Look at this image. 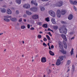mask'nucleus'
Returning <instances> with one entry per match:
<instances>
[{
	"instance_id": "nucleus-1",
	"label": "nucleus",
	"mask_w": 77,
	"mask_h": 77,
	"mask_svg": "<svg viewBox=\"0 0 77 77\" xmlns=\"http://www.w3.org/2000/svg\"><path fill=\"white\" fill-rule=\"evenodd\" d=\"M66 13V10H62L61 12H60V11L59 10H58L57 11V15L58 18H60L61 14L63 15H64Z\"/></svg>"
},
{
	"instance_id": "nucleus-2",
	"label": "nucleus",
	"mask_w": 77,
	"mask_h": 77,
	"mask_svg": "<svg viewBox=\"0 0 77 77\" xmlns=\"http://www.w3.org/2000/svg\"><path fill=\"white\" fill-rule=\"evenodd\" d=\"M63 5V2L62 1H59L55 4V6L57 7H61Z\"/></svg>"
},
{
	"instance_id": "nucleus-3",
	"label": "nucleus",
	"mask_w": 77,
	"mask_h": 77,
	"mask_svg": "<svg viewBox=\"0 0 77 77\" xmlns=\"http://www.w3.org/2000/svg\"><path fill=\"white\" fill-rule=\"evenodd\" d=\"M48 13L50 15L53 17H56V14L55 12L53 11H50L48 12Z\"/></svg>"
},
{
	"instance_id": "nucleus-4",
	"label": "nucleus",
	"mask_w": 77,
	"mask_h": 77,
	"mask_svg": "<svg viewBox=\"0 0 77 77\" xmlns=\"http://www.w3.org/2000/svg\"><path fill=\"white\" fill-rule=\"evenodd\" d=\"M38 8L36 7H33V8H32L30 9V11H32L33 12H36L38 11Z\"/></svg>"
},
{
	"instance_id": "nucleus-5",
	"label": "nucleus",
	"mask_w": 77,
	"mask_h": 77,
	"mask_svg": "<svg viewBox=\"0 0 77 77\" xmlns=\"http://www.w3.org/2000/svg\"><path fill=\"white\" fill-rule=\"evenodd\" d=\"M41 61L42 63H45V62H47L46 58H45V57H42L41 58Z\"/></svg>"
},
{
	"instance_id": "nucleus-6",
	"label": "nucleus",
	"mask_w": 77,
	"mask_h": 77,
	"mask_svg": "<svg viewBox=\"0 0 77 77\" xmlns=\"http://www.w3.org/2000/svg\"><path fill=\"white\" fill-rule=\"evenodd\" d=\"M31 3L32 5H34L35 6H38V3H36V2L32 0L31 2Z\"/></svg>"
},
{
	"instance_id": "nucleus-7",
	"label": "nucleus",
	"mask_w": 77,
	"mask_h": 77,
	"mask_svg": "<svg viewBox=\"0 0 77 77\" xmlns=\"http://www.w3.org/2000/svg\"><path fill=\"white\" fill-rule=\"evenodd\" d=\"M61 36L62 38L64 39V41H67V38H66V35H65L62 34L61 35Z\"/></svg>"
},
{
	"instance_id": "nucleus-8",
	"label": "nucleus",
	"mask_w": 77,
	"mask_h": 77,
	"mask_svg": "<svg viewBox=\"0 0 77 77\" xmlns=\"http://www.w3.org/2000/svg\"><path fill=\"white\" fill-rule=\"evenodd\" d=\"M10 20L13 22H16L17 21V19L15 17H13L10 18Z\"/></svg>"
},
{
	"instance_id": "nucleus-9",
	"label": "nucleus",
	"mask_w": 77,
	"mask_h": 77,
	"mask_svg": "<svg viewBox=\"0 0 77 77\" xmlns=\"http://www.w3.org/2000/svg\"><path fill=\"white\" fill-rule=\"evenodd\" d=\"M38 15L36 14L33 15L32 16V18L33 19H34V20H36L37 19H38Z\"/></svg>"
},
{
	"instance_id": "nucleus-10",
	"label": "nucleus",
	"mask_w": 77,
	"mask_h": 77,
	"mask_svg": "<svg viewBox=\"0 0 77 77\" xmlns=\"http://www.w3.org/2000/svg\"><path fill=\"white\" fill-rule=\"evenodd\" d=\"M61 63V62H60V60H59V59H58L56 63V65L59 66V65H60Z\"/></svg>"
},
{
	"instance_id": "nucleus-11",
	"label": "nucleus",
	"mask_w": 77,
	"mask_h": 77,
	"mask_svg": "<svg viewBox=\"0 0 77 77\" xmlns=\"http://www.w3.org/2000/svg\"><path fill=\"white\" fill-rule=\"evenodd\" d=\"M29 4H24L23 5V7L24 8H25L26 9H28L29 8Z\"/></svg>"
},
{
	"instance_id": "nucleus-12",
	"label": "nucleus",
	"mask_w": 77,
	"mask_h": 77,
	"mask_svg": "<svg viewBox=\"0 0 77 77\" xmlns=\"http://www.w3.org/2000/svg\"><path fill=\"white\" fill-rule=\"evenodd\" d=\"M73 17V15L72 14H70L68 18L69 20H71L72 19Z\"/></svg>"
},
{
	"instance_id": "nucleus-13",
	"label": "nucleus",
	"mask_w": 77,
	"mask_h": 77,
	"mask_svg": "<svg viewBox=\"0 0 77 77\" xmlns=\"http://www.w3.org/2000/svg\"><path fill=\"white\" fill-rule=\"evenodd\" d=\"M7 12L8 14V15H10L12 14V11H11V10L10 9L7 10Z\"/></svg>"
},
{
	"instance_id": "nucleus-14",
	"label": "nucleus",
	"mask_w": 77,
	"mask_h": 77,
	"mask_svg": "<svg viewBox=\"0 0 77 77\" xmlns=\"http://www.w3.org/2000/svg\"><path fill=\"white\" fill-rule=\"evenodd\" d=\"M51 22L53 24H56V21H55V19L54 18H52L51 19Z\"/></svg>"
},
{
	"instance_id": "nucleus-15",
	"label": "nucleus",
	"mask_w": 77,
	"mask_h": 77,
	"mask_svg": "<svg viewBox=\"0 0 77 77\" xmlns=\"http://www.w3.org/2000/svg\"><path fill=\"white\" fill-rule=\"evenodd\" d=\"M49 53L51 56H54V54L51 50L49 51Z\"/></svg>"
},
{
	"instance_id": "nucleus-16",
	"label": "nucleus",
	"mask_w": 77,
	"mask_h": 77,
	"mask_svg": "<svg viewBox=\"0 0 77 77\" xmlns=\"http://www.w3.org/2000/svg\"><path fill=\"white\" fill-rule=\"evenodd\" d=\"M63 58H64V57L63 56H61L59 57V59H60V60L61 61H62L63 60Z\"/></svg>"
},
{
	"instance_id": "nucleus-17",
	"label": "nucleus",
	"mask_w": 77,
	"mask_h": 77,
	"mask_svg": "<svg viewBox=\"0 0 77 77\" xmlns=\"http://www.w3.org/2000/svg\"><path fill=\"white\" fill-rule=\"evenodd\" d=\"M63 43L64 45L65 48H67V45H66V42H65V41H63Z\"/></svg>"
},
{
	"instance_id": "nucleus-18",
	"label": "nucleus",
	"mask_w": 77,
	"mask_h": 77,
	"mask_svg": "<svg viewBox=\"0 0 77 77\" xmlns=\"http://www.w3.org/2000/svg\"><path fill=\"white\" fill-rule=\"evenodd\" d=\"M16 2L18 4H21V0H16Z\"/></svg>"
},
{
	"instance_id": "nucleus-19",
	"label": "nucleus",
	"mask_w": 77,
	"mask_h": 77,
	"mask_svg": "<svg viewBox=\"0 0 77 77\" xmlns=\"http://www.w3.org/2000/svg\"><path fill=\"white\" fill-rule=\"evenodd\" d=\"M67 30L66 28H65V29H64L63 32L64 34H66V33L67 32Z\"/></svg>"
},
{
	"instance_id": "nucleus-20",
	"label": "nucleus",
	"mask_w": 77,
	"mask_h": 77,
	"mask_svg": "<svg viewBox=\"0 0 77 77\" xmlns=\"http://www.w3.org/2000/svg\"><path fill=\"white\" fill-rule=\"evenodd\" d=\"M60 51L61 52V53H62L63 54H66V51Z\"/></svg>"
},
{
	"instance_id": "nucleus-21",
	"label": "nucleus",
	"mask_w": 77,
	"mask_h": 77,
	"mask_svg": "<svg viewBox=\"0 0 77 77\" xmlns=\"http://www.w3.org/2000/svg\"><path fill=\"white\" fill-rule=\"evenodd\" d=\"M59 46L60 47V49H62L63 47L62 46V45L61 44V43H59Z\"/></svg>"
},
{
	"instance_id": "nucleus-22",
	"label": "nucleus",
	"mask_w": 77,
	"mask_h": 77,
	"mask_svg": "<svg viewBox=\"0 0 77 77\" xmlns=\"http://www.w3.org/2000/svg\"><path fill=\"white\" fill-rule=\"evenodd\" d=\"M4 20L6 21V22H9L10 21V20L8 18H4Z\"/></svg>"
},
{
	"instance_id": "nucleus-23",
	"label": "nucleus",
	"mask_w": 77,
	"mask_h": 77,
	"mask_svg": "<svg viewBox=\"0 0 77 77\" xmlns=\"http://www.w3.org/2000/svg\"><path fill=\"white\" fill-rule=\"evenodd\" d=\"M4 17V18H12V16H11L7 15L5 16Z\"/></svg>"
},
{
	"instance_id": "nucleus-24",
	"label": "nucleus",
	"mask_w": 77,
	"mask_h": 77,
	"mask_svg": "<svg viewBox=\"0 0 77 77\" xmlns=\"http://www.w3.org/2000/svg\"><path fill=\"white\" fill-rule=\"evenodd\" d=\"M41 11H45V8L44 7H42L40 8Z\"/></svg>"
},
{
	"instance_id": "nucleus-25",
	"label": "nucleus",
	"mask_w": 77,
	"mask_h": 77,
	"mask_svg": "<svg viewBox=\"0 0 77 77\" xmlns=\"http://www.w3.org/2000/svg\"><path fill=\"white\" fill-rule=\"evenodd\" d=\"M62 28L60 27L59 29V30L61 33H63V30H62Z\"/></svg>"
},
{
	"instance_id": "nucleus-26",
	"label": "nucleus",
	"mask_w": 77,
	"mask_h": 77,
	"mask_svg": "<svg viewBox=\"0 0 77 77\" xmlns=\"http://www.w3.org/2000/svg\"><path fill=\"white\" fill-rule=\"evenodd\" d=\"M53 28L54 30H57L58 29V26H54Z\"/></svg>"
},
{
	"instance_id": "nucleus-27",
	"label": "nucleus",
	"mask_w": 77,
	"mask_h": 77,
	"mask_svg": "<svg viewBox=\"0 0 77 77\" xmlns=\"http://www.w3.org/2000/svg\"><path fill=\"white\" fill-rule=\"evenodd\" d=\"M42 26L43 27H45V28H47V24H44L42 25Z\"/></svg>"
},
{
	"instance_id": "nucleus-28",
	"label": "nucleus",
	"mask_w": 77,
	"mask_h": 77,
	"mask_svg": "<svg viewBox=\"0 0 77 77\" xmlns=\"http://www.w3.org/2000/svg\"><path fill=\"white\" fill-rule=\"evenodd\" d=\"M74 49L72 48V49L71 51L70 52V53L71 54V55H72V54H74Z\"/></svg>"
},
{
	"instance_id": "nucleus-29",
	"label": "nucleus",
	"mask_w": 77,
	"mask_h": 77,
	"mask_svg": "<svg viewBox=\"0 0 77 77\" xmlns=\"http://www.w3.org/2000/svg\"><path fill=\"white\" fill-rule=\"evenodd\" d=\"M1 12L3 13L6 12V9L5 8H3L2 10H1Z\"/></svg>"
},
{
	"instance_id": "nucleus-30",
	"label": "nucleus",
	"mask_w": 77,
	"mask_h": 77,
	"mask_svg": "<svg viewBox=\"0 0 77 77\" xmlns=\"http://www.w3.org/2000/svg\"><path fill=\"white\" fill-rule=\"evenodd\" d=\"M72 70L73 72L74 71V65H72Z\"/></svg>"
},
{
	"instance_id": "nucleus-31",
	"label": "nucleus",
	"mask_w": 77,
	"mask_h": 77,
	"mask_svg": "<svg viewBox=\"0 0 77 77\" xmlns=\"http://www.w3.org/2000/svg\"><path fill=\"white\" fill-rule=\"evenodd\" d=\"M45 20L47 22H49V21H50V20H49V17H47V18H46Z\"/></svg>"
},
{
	"instance_id": "nucleus-32",
	"label": "nucleus",
	"mask_w": 77,
	"mask_h": 77,
	"mask_svg": "<svg viewBox=\"0 0 77 77\" xmlns=\"http://www.w3.org/2000/svg\"><path fill=\"white\" fill-rule=\"evenodd\" d=\"M46 37L47 38L48 40H50V37L48 35H46Z\"/></svg>"
},
{
	"instance_id": "nucleus-33",
	"label": "nucleus",
	"mask_w": 77,
	"mask_h": 77,
	"mask_svg": "<svg viewBox=\"0 0 77 77\" xmlns=\"http://www.w3.org/2000/svg\"><path fill=\"white\" fill-rule=\"evenodd\" d=\"M38 38L39 39H41L42 38V36L41 35H38L37 36Z\"/></svg>"
},
{
	"instance_id": "nucleus-34",
	"label": "nucleus",
	"mask_w": 77,
	"mask_h": 77,
	"mask_svg": "<svg viewBox=\"0 0 77 77\" xmlns=\"http://www.w3.org/2000/svg\"><path fill=\"white\" fill-rule=\"evenodd\" d=\"M21 28L22 29H24V28H25V26H21Z\"/></svg>"
},
{
	"instance_id": "nucleus-35",
	"label": "nucleus",
	"mask_w": 77,
	"mask_h": 77,
	"mask_svg": "<svg viewBox=\"0 0 77 77\" xmlns=\"http://www.w3.org/2000/svg\"><path fill=\"white\" fill-rule=\"evenodd\" d=\"M69 2L71 3V4H73L74 1H72V0H69Z\"/></svg>"
},
{
	"instance_id": "nucleus-36",
	"label": "nucleus",
	"mask_w": 77,
	"mask_h": 77,
	"mask_svg": "<svg viewBox=\"0 0 77 77\" xmlns=\"http://www.w3.org/2000/svg\"><path fill=\"white\" fill-rule=\"evenodd\" d=\"M70 62H71V61H70V60H68L67 62V65H69V64L70 63Z\"/></svg>"
},
{
	"instance_id": "nucleus-37",
	"label": "nucleus",
	"mask_w": 77,
	"mask_h": 77,
	"mask_svg": "<svg viewBox=\"0 0 77 77\" xmlns=\"http://www.w3.org/2000/svg\"><path fill=\"white\" fill-rule=\"evenodd\" d=\"M73 4L74 5H75L77 4V2L76 1H74Z\"/></svg>"
},
{
	"instance_id": "nucleus-38",
	"label": "nucleus",
	"mask_w": 77,
	"mask_h": 77,
	"mask_svg": "<svg viewBox=\"0 0 77 77\" xmlns=\"http://www.w3.org/2000/svg\"><path fill=\"white\" fill-rule=\"evenodd\" d=\"M43 46L44 47H47V45L46 44H45V43H43Z\"/></svg>"
},
{
	"instance_id": "nucleus-39",
	"label": "nucleus",
	"mask_w": 77,
	"mask_h": 77,
	"mask_svg": "<svg viewBox=\"0 0 77 77\" xmlns=\"http://www.w3.org/2000/svg\"><path fill=\"white\" fill-rule=\"evenodd\" d=\"M73 8H74L75 11H77V8H76L75 7V6H73Z\"/></svg>"
},
{
	"instance_id": "nucleus-40",
	"label": "nucleus",
	"mask_w": 77,
	"mask_h": 77,
	"mask_svg": "<svg viewBox=\"0 0 77 77\" xmlns=\"http://www.w3.org/2000/svg\"><path fill=\"white\" fill-rule=\"evenodd\" d=\"M51 73V71H50V70L49 69V71L48 72V74H50V73Z\"/></svg>"
},
{
	"instance_id": "nucleus-41",
	"label": "nucleus",
	"mask_w": 77,
	"mask_h": 77,
	"mask_svg": "<svg viewBox=\"0 0 77 77\" xmlns=\"http://www.w3.org/2000/svg\"><path fill=\"white\" fill-rule=\"evenodd\" d=\"M26 14L28 15H29V11H26Z\"/></svg>"
},
{
	"instance_id": "nucleus-42",
	"label": "nucleus",
	"mask_w": 77,
	"mask_h": 77,
	"mask_svg": "<svg viewBox=\"0 0 77 77\" xmlns=\"http://www.w3.org/2000/svg\"><path fill=\"white\" fill-rule=\"evenodd\" d=\"M31 30H35V28L33 27H31L30 29Z\"/></svg>"
},
{
	"instance_id": "nucleus-43",
	"label": "nucleus",
	"mask_w": 77,
	"mask_h": 77,
	"mask_svg": "<svg viewBox=\"0 0 77 77\" xmlns=\"http://www.w3.org/2000/svg\"><path fill=\"white\" fill-rule=\"evenodd\" d=\"M16 14H19V11H18L17 10L16 11Z\"/></svg>"
},
{
	"instance_id": "nucleus-44",
	"label": "nucleus",
	"mask_w": 77,
	"mask_h": 77,
	"mask_svg": "<svg viewBox=\"0 0 77 77\" xmlns=\"http://www.w3.org/2000/svg\"><path fill=\"white\" fill-rule=\"evenodd\" d=\"M44 41H47V39L46 38H45L43 39Z\"/></svg>"
},
{
	"instance_id": "nucleus-45",
	"label": "nucleus",
	"mask_w": 77,
	"mask_h": 77,
	"mask_svg": "<svg viewBox=\"0 0 77 77\" xmlns=\"http://www.w3.org/2000/svg\"><path fill=\"white\" fill-rule=\"evenodd\" d=\"M48 35L50 36H52V35H51V33H50V32H49L48 33Z\"/></svg>"
},
{
	"instance_id": "nucleus-46",
	"label": "nucleus",
	"mask_w": 77,
	"mask_h": 77,
	"mask_svg": "<svg viewBox=\"0 0 77 77\" xmlns=\"http://www.w3.org/2000/svg\"><path fill=\"white\" fill-rule=\"evenodd\" d=\"M42 23L41 22H39L38 23V25L39 26H42Z\"/></svg>"
},
{
	"instance_id": "nucleus-47",
	"label": "nucleus",
	"mask_w": 77,
	"mask_h": 77,
	"mask_svg": "<svg viewBox=\"0 0 77 77\" xmlns=\"http://www.w3.org/2000/svg\"><path fill=\"white\" fill-rule=\"evenodd\" d=\"M22 21V18H20L19 20V22H21Z\"/></svg>"
},
{
	"instance_id": "nucleus-48",
	"label": "nucleus",
	"mask_w": 77,
	"mask_h": 77,
	"mask_svg": "<svg viewBox=\"0 0 77 77\" xmlns=\"http://www.w3.org/2000/svg\"><path fill=\"white\" fill-rule=\"evenodd\" d=\"M42 2H47V1H48V0H41Z\"/></svg>"
},
{
	"instance_id": "nucleus-49",
	"label": "nucleus",
	"mask_w": 77,
	"mask_h": 77,
	"mask_svg": "<svg viewBox=\"0 0 77 77\" xmlns=\"http://www.w3.org/2000/svg\"><path fill=\"white\" fill-rule=\"evenodd\" d=\"M51 48H54V46L53 45H52L51 46Z\"/></svg>"
},
{
	"instance_id": "nucleus-50",
	"label": "nucleus",
	"mask_w": 77,
	"mask_h": 77,
	"mask_svg": "<svg viewBox=\"0 0 77 77\" xmlns=\"http://www.w3.org/2000/svg\"><path fill=\"white\" fill-rule=\"evenodd\" d=\"M23 17H27V16L26 15V14H24V15H23Z\"/></svg>"
},
{
	"instance_id": "nucleus-51",
	"label": "nucleus",
	"mask_w": 77,
	"mask_h": 77,
	"mask_svg": "<svg viewBox=\"0 0 77 77\" xmlns=\"http://www.w3.org/2000/svg\"><path fill=\"white\" fill-rule=\"evenodd\" d=\"M62 24H65V22L64 21H62L61 22Z\"/></svg>"
},
{
	"instance_id": "nucleus-52",
	"label": "nucleus",
	"mask_w": 77,
	"mask_h": 77,
	"mask_svg": "<svg viewBox=\"0 0 77 77\" xmlns=\"http://www.w3.org/2000/svg\"><path fill=\"white\" fill-rule=\"evenodd\" d=\"M69 34H70V35H72V34H73V32H70L69 33Z\"/></svg>"
},
{
	"instance_id": "nucleus-53",
	"label": "nucleus",
	"mask_w": 77,
	"mask_h": 77,
	"mask_svg": "<svg viewBox=\"0 0 77 77\" xmlns=\"http://www.w3.org/2000/svg\"><path fill=\"white\" fill-rule=\"evenodd\" d=\"M75 38V37H72L71 39V40H72V39H74Z\"/></svg>"
},
{
	"instance_id": "nucleus-54",
	"label": "nucleus",
	"mask_w": 77,
	"mask_h": 77,
	"mask_svg": "<svg viewBox=\"0 0 77 77\" xmlns=\"http://www.w3.org/2000/svg\"><path fill=\"white\" fill-rule=\"evenodd\" d=\"M48 42H50V43H51L52 42V41H50V40H48Z\"/></svg>"
},
{
	"instance_id": "nucleus-55",
	"label": "nucleus",
	"mask_w": 77,
	"mask_h": 77,
	"mask_svg": "<svg viewBox=\"0 0 77 77\" xmlns=\"http://www.w3.org/2000/svg\"><path fill=\"white\" fill-rule=\"evenodd\" d=\"M3 8H6V5H4L3 6Z\"/></svg>"
},
{
	"instance_id": "nucleus-56",
	"label": "nucleus",
	"mask_w": 77,
	"mask_h": 77,
	"mask_svg": "<svg viewBox=\"0 0 77 77\" xmlns=\"http://www.w3.org/2000/svg\"><path fill=\"white\" fill-rule=\"evenodd\" d=\"M48 31H51V29L50 28H48Z\"/></svg>"
},
{
	"instance_id": "nucleus-57",
	"label": "nucleus",
	"mask_w": 77,
	"mask_h": 77,
	"mask_svg": "<svg viewBox=\"0 0 77 77\" xmlns=\"http://www.w3.org/2000/svg\"><path fill=\"white\" fill-rule=\"evenodd\" d=\"M32 14V13L31 12H29V15H31Z\"/></svg>"
},
{
	"instance_id": "nucleus-58",
	"label": "nucleus",
	"mask_w": 77,
	"mask_h": 77,
	"mask_svg": "<svg viewBox=\"0 0 77 77\" xmlns=\"http://www.w3.org/2000/svg\"><path fill=\"white\" fill-rule=\"evenodd\" d=\"M27 27H28V29H29V24H28Z\"/></svg>"
},
{
	"instance_id": "nucleus-59",
	"label": "nucleus",
	"mask_w": 77,
	"mask_h": 77,
	"mask_svg": "<svg viewBox=\"0 0 77 77\" xmlns=\"http://www.w3.org/2000/svg\"><path fill=\"white\" fill-rule=\"evenodd\" d=\"M48 46H49V47L50 46V43H48Z\"/></svg>"
},
{
	"instance_id": "nucleus-60",
	"label": "nucleus",
	"mask_w": 77,
	"mask_h": 77,
	"mask_svg": "<svg viewBox=\"0 0 77 77\" xmlns=\"http://www.w3.org/2000/svg\"><path fill=\"white\" fill-rule=\"evenodd\" d=\"M23 21L24 22H26V19H24Z\"/></svg>"
},
{
	"instance_id": "nucleus-61",
	"label": "nucleus",
	"mask_w": 77,
	"mask_h": 77,
	"mask_svg": "<svg viewBox=\"0 0 77 77\" xmlns=\"http://www.w3.org/2000/svg\"><path fill=\"white\" fill-rule=\"evenodd\" d=\"M19 43L20 44H21V41H20L19 42Z\"/></svg>"
},
{
	"instance_id": "nucleus-62",
	"label": "nucleus",
	"mask_w": 77,
	"mask_h": 77,
	"mask_svg": "<svg viewBox=\"0 0 77 77\" xmlns=\"http://www.w3.org/2000/svg\"><path fill=\"white\" fill-rule=\"evenodd\" d=\"M39 33L40 34L42 33V32L40 31L39 32Z\"/></svg>"
},
{
	"instance_id": "nucleus-63",
	"label": "nucleus",
	"mask_w": 77,
	"mask_h": 77,
	"mask_svg": "<svg viewBox=\"0 0 77 77\" xmlns=\"http://www.w3.org/2000/svg\"><path fill=\"white\" fill-rule=\"evenodd\" d=\"M49 50H51V48H50V46H49Z\"/></svg>"
},
{
	"instance_id": "nucleus-64",
	"label": "nucleus",
	"mask_w": 77,
	"mask_h": 77,
	"mask_svg": "<svg viewBox=\"0 0 77 77\" xmlns=\"http://www.w3.org/2000/svg\"><path fill=\"white\" fill-rule=\"evenodd\" d=\"M22 43L23 44H24V41H22Z\"/></svg>"
}]
</instances>
